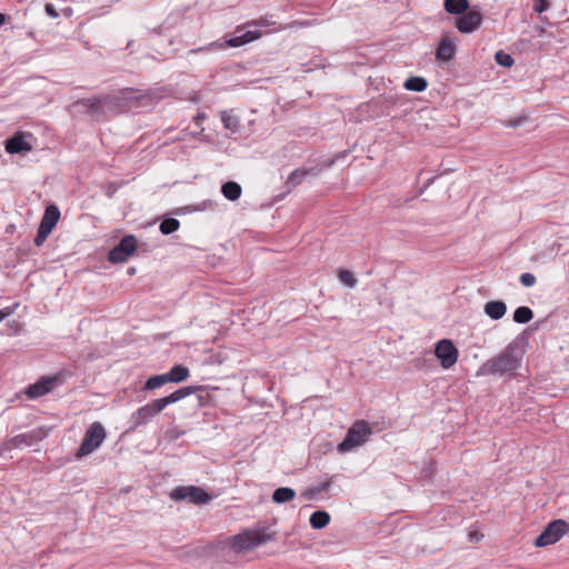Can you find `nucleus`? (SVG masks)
I'll return each instance as SVG.
<instances>
[{"instance_id":"1","label":"nucleus","mask_w":569,"mask_h":569,"mask_svg":"<svg viewBox=\"0 0 569 569\" xmlns=\"http://www.w3.org/2000/svg\"><path fill=\"white\" fill-rule=\"evenodd\" d=\"M119 100L126 101L133 108H149L153 106L154 98L151 91H142L133 88H124L119 91V97L99 96L89 99H79L73 107L91 117L94 121H100L107 117V113L113 111L120 106Z\"/></svg>"},{"instance_id":"2","label":"nucleus","mask_w":569,"mask_h":569,"mask_svg":"<svg viewBox=\"0 0 569 569\" xmlns=\"http://www.w3.org/2000/svg\"><path fill=\"white\" fill-rule=\"evenodd\" d=\"M525 337L519 336L495 357L488 359L478 370L477 375L495 377H513L520 368L523 355Z\"/></svg>"},{"instance_id":"3","label":"nucleus","mask_w":569,"mask_h":569,"mask_svg":"<svg viewBox=\"0 0 569 569\" xmlns=\"http://www.w3.org/2000/svg\"><path fill=\"white\" fill-rule=\"evenodd\" d=\"M372 433L371 427L365 420L356 421L347 431L343 440L338 445L339 453H346L363 445Z\"/></svg>"},{"instance_id":"4","label":"nucleus","mask_w":569,"mask_h":569,"mask_svg":"<svg viewBox=\"0 0 569 569\" xmlns=\"http://www.w3.org/2000/svg\"><path fill=\"white\" fill-rule=\"evenodd\" d=\"M106 437L107 432L102 423H91L83 436L81 445L77 451V457L82 458L91 455L101 446Z\"/></svg>"},{"instance_id":"5","label":"nucleus","mask_w":569,"mask_h":569,"mask_svg":"<svg viewBox=\"0 0 569 569\" xmlns=\"http://www.w3.org/2000/svg\"><path fill=\"white\" fill-rule=\"evenodd\" d=\"M273 539V535L260 530H246L232 538V549L237 552L250 550Z\"/></svg>"},{"instance_id":"6","label":"nucleus","mask_w":569,"mask_h":569,"mask_svg":"<svg viewBox=\"0 0 569 569\" xmlns=\"http://www.w3.org/2000/svg\"><path fill=\"white\" fill-rule=\"evenodd\" d=\"M162 410L163 409L161 406H159L157 399H153L147 405L138 408L134 412L131 413L129 418L130 427L128 431L132 432L140 429L141 427L147 426Z\"/></svg>"},{"instance_id":"7","label":"nucleus","mask_w":569,"mask_h":569,"mask_svg":"<svg viewBox=\"0 0 569 569\" xmlns=\"http://www.w3.org/2000/svg\"><path fill=\"white\" fill-rule=\"evenodd\" d=\"M569 530V525L562 519L552 520L545 530L537 537L536 547H546L559 541Z\"/></svg>"},{"instance_id":"8","label":"nucleus","mask_w":569,"mask_h":569,"mask_svg":"<svg viewBox=\"0 0 569 569\" xmlns=\"http://www.w3.org/2000/svg\"><path fill=\"white\" fill-rule=\"evenodd\" d=\"M174 501L188 500L193 505H203L211 500V496L202 488L196 486H179L170 492Z\"/></svg>"},{"instance_id":"9","label":"nucleus","mask_w":569,"mask_h":569,"mask_svg":"<svg viewBox=\"0 0 569 569\" xmlns=\"http://www.w3.org/2000/svg\"><path fill=\"white\" fill-rule=\"evenodd\" d=\"M49 436V429L46 427H38L28 432L17 435L4 441L7 450L19 448L21 446L31 447L37 442L46 439Z\"/></svg>"},{"instance_id":"10","label":"nucleus","mask_w":569,"mask_h":569,"mask_svg":"<svg viewBox=\"0 0 569 569\" xmlns=\"http://www.w3.org/2000/svg\"><path fill=\"white\" fill-rule=\"evenodd\" d=\"M137 249V239L129 234L123 237L120 242L114 246L108 253V260L111 263L124 262L131 257Z\"/></svg>"},{"instance_id":"11","label":"nucleus","mask_w":569,"mask_h":569,"mask_svg":"<svg viewBox=\"0 0 569 569\" xmlns=\"http://www.w3.org/2000/svg\"><path fill=\"white\" fill-rule=\"evenodd\" d=\"M482 21L483 16L476 7L457 17L455 20V27L460 33H472L480 28Z\"/></svg>"},{"instance_id":"12","label":"nucleus","mask_w":569,"mask_h":569,"mask_svg":"<svg viewBox=\"0 0 569 569\" xmlns=\"http://www.w3.org/2000/svg\"><path fill=\"white\" fill-rule=\"evenodd\" d=\"M435 355L443 369L451 368L458 360L459 351L449 339L439 340L435 348Z\"/></svg>"},{"instance_id":"13","label":"nucleus","mask_w":569,"mask_h":569,"mask_svg":"<svg viewBox=\"0 0 569 569\" xmlns=\"http://www.w3.org/2000/svg\"><path fill=\"white\" fill-rule=\"evenodd\" d=\"M59 381L58 376H46L42 377L39 381H37L33 385H30L27 390L26 395L29 398H39L41 396H44L53 390L57 382Z\"/></svg>"},{"instance_id":"14","label":"nucleus","mask_w":569,"mask_h":569,"mask_svg":"<svg viewBox=\"0 0 569 569\" xmlns=\"http://www.w3.org/2000/svg\"><path fill=\"white\" fill-rule=\"evenodd\" d=\"M196 391H203V387L202 386L182 387V388L176 390L174 392H172L163 398H159L157 400L159 402V406H161V408L164 409L167 406L178 402L179 400L194 393Z\"/></svg>"},{"instance_id":"15","label":"nucleus","mask_w":569,"mask_h":569,"mask_svg":"<svg viewBox=\"0 0 569 569\" xmlns=\"http://www.w3.org/2000/svg\"><path fill=\"white\" fill-rule=\"evenodd\" d=\"M31 149V144L20 133H16L6 141V151L11 154L30 151Z\"/></svg>"},{"instance_id":"16","label":"nucleus","mask_w":569,"mask_h":569,"mask_svg":"<svg viewBox=\"0 0 569 569\" xmlns=\"http://www.w3.org/2000/svg\"><path fill=\"white\" fill-rule=\"evenodd\" d=\"M456 50L455 43L449 38H443L437 48L436 58L439 61H449L455 57Z\"/></svg>"},{"instance_id":"17","label":"nucleus","mask_w":569,"mask_h":569,"mask_svg":"<svg viewBox=\"0 0 569 569\" xmlns=\"http://www.w3.org/2000/svg\"><path fill=\"white\" fill-rule=\"evenodd\" d=\"M483 311L490 319L499 320L506 315L507 305L502 300H491L485 305Z\"/></svg>"},{"instance_id":"18","label":"nucleus","mask_w":569,"mask_h":569,"mask_svg":"<svg viewBox=\"0 0 569 569\" xmlns=\"http://www.w3.org/2000/svg\"><path fill=\"white\" fill-rule=\"evenodd\" d=\"M60 219V210L56 204H50L46 208L41 218L40 226L52 231Z\"/></svg>"},{"instance_id":"19","label":"nucleus","mask_w":569,"mask_h":569,"mask_svg":"<svg viewBox=\"0 0 569 569\" xmlns=\"http://www.w3.org/2000/svg\"><path fill=\"white\" fill-rule=\"evenodd\" d=\"M261 37V32L259 30H248L239 36H234L227 40V44L232 48L244 46L253 40H257Z\"/></svg>"},{"instance_id":"20","label":"nucleus","mask_w":569,"mask_h":569,"mask_svg":"<svg viewBox=\"0 0 569 569\" xmlns=\"http://www.w3.org/2000/svg\"><path fill=\"white\" fill-rule=\"evenodd\" d=\"M445 10L455 16H461L470 9L469 0H445Z\"/></svg>"},{"instance_id":"21","label":"nucleus","mask_w":569,"mask_h":569,"mask_svg":"<svg viewBox=\"0 0 569 569\" xmlns=\"http://www.w3.org/2000/svg\"><path fill=\"white\" fill-rule=\"evenodd\" d=\"M318 173V171L315 169V168H309V169H296L293 170L287 181H286V184L287 186H290V187H296L298 184H300L302 182V180L309 176V174H313L316 176Z\"/></svg>"},{"instance_id":"22","label":"nucleus","mask_w":569,"mask_h":569,"mask_svg":"<svg viewBox=\"0 0 569 569\" xmlns=\"http://www.w3.org/2000/svg\"><path fill=\"white\" fill-rule=\"evenodd\" d=\"M223 197L230 201H236L241 197V186L234 181H227L221 186Z\"/></svg>"},{"instance_id":"23","label":"nucleus","mask_w":569,"mask_h":569,"mask_svg":"<svg viewBox=\"0 0 569 569\" xmlns=\"http://www.w3.org/2000/svg\"><path fill=\"white\" fill-rule=\"evenodd\" d=\"M189 375V369L183 365H176L166 373L168 381L176 383L184 381Z\"/></svg>"},{"instance_id":"24","label":"nucleus","mask_w":569,"mask_h":569,"mask_svg":"<svg viewBox=\"0 0 569 569\" xmlns=\"http://www.w3.org/2000/svg\"><path fill=\"white\" fill-rule=\"evenodd\" d=\"M310 526L313 529H322L330 522V515L325 510H317L311 513L309 519Z\"/></svg>"},{"instance_id":"25","label":"nucleus","mask_w":569,"mask_h":569,"mask_svg":"<svg viewBox=\"0 0 569 569\" xmlns=\"http://www.w3.org/2000/svg\"><path fill=\"white\" fill-rule=\"evenodd\" d=\"M296 497V491L289 487L277 488L272 493V500L276 503H286Z\"/></svg>"},{"instance_id":"26","label":"nucleus","mask_w":569,"mask_h":569,"mask_svg":"<svg viewBox=\"0 0 569 569\" xmlns=\"http://www.w3.org/2000/svg\"><path fill=\"white\" fill-rule=\"evenodd\" d=\"M403 86L409 91L422 92L427 89L428 82L422 77H410L405 81Z\"/></svg>"},{"instance_id":"27","label":"nucleus","mask_w":569,"mask_h":569,"mask_svg":"<svg viewBox=\"0 0 569 569\" xmlns=\"http://www.w3.org/2000/svg\"><path fill=\"white\" fill-rule=\"evenodd\" d=\"M220 117L226 129L230 130L232 133L239 131L240 120L237 116L230 114L227 111H221Z\"/></svg>"},{"instance_id":"28","label":"nucleus","mask_w":569,"mask_h":569,"mask_svg":"<svg viewBox=\"0 0 569 569\" xmlns=\"http://www.w3.org/2000/svg\"><path fill=\"white\" fill-rule=\"evenodd\" d=\"M168 381L166 373L162 375H154L150 377L144 386L142 387L143 391H152L156 390L162 386H164Z\"/></svg>"},{"instance_id":"29","label":"nucleus","mask_w":569,"mask_h":569,"mask_svg":"<svg viewBox=\"0 0 569 569\" xmlns=\"http://www.w3.org/2000/svg\"><path fill=\"white\" fill-rule=\"evenodd\" d=\"M533 318V311L526 306L518 307L513 312V321L517 323H528Z\"/></svg>"},{"instance_id":"30","label":"nucleus","mask_w":569,"mask_h":569,"mask_svg":"<svg viewBox=\"0 0 569 569\" xmlns=\"http://www.w3.org/2000/svg\"><path fill=\"white\" fill-rule=\"evenodd\" d=\"M180 227V222L178 219L176 218H166L164 220L161 221L160 223V231L161 233L163 234H171L173 233L174 231H177Z\"/></svg>"},{"instance_id":"31","label":"nucleus","mask_w":569,"mask_h":569,"mask_svg":"<svg viewBox=\"0 0 569 569\" xmlns=\"http://www.w3.org/2000/svg\"><path fill=\"white\" fill-rule=\"evenodd\" d=\"M495 60L499 66H502L506 68H510L515 63L513 58L509 53L505 52L503 50H499L496 52Z\"/></svg>"},{"instance_id":"32","label":"nucleus","mask_w":569,"mask_h":569,"mask_svg":"<svg viewBox=\"0 0 569 569\" xmlns=\"http://www.w3.org/2000/svg\"><path fill=\"white\" fill-rule=\"evenodd\" d=\"M338 277L340 281L349 288H355L357 284L355 274L349 270H340Z\"/></svg>"},{"instance_id":"33","label":"nucleus","mask_w":569,"mask_h":569,"mask_svg":"<svg viewBox=\"0 0 569 569\" xmlns=\"http://www.w3.org/2000/svg\"><path fill=\"white\" fill-rule=\"evenodd\" d=\"M248 24L257 27H276L277 22L273 20V16H263Z\"/></svg>"},{"instance_id":"34","label":"nucleus","mask_w":569,"mask_h":569,"mask_svg":"<svg viewBox=\"0 0 569 569\" xmlns=\"http://www.w3.org/2000/svg\"><path fill=\"white\" fill-rule=\"evenodd\" d=\"M50 233H51L50 230H48L47 228L39 224L37 234L34 237V244L37 247H41Z\"/></svg>"},{"instance_id":"35","label":"nucleus","mask_w":569,"mask_h":569,"mask_svg":"<svg viewBox=\"0 0 569 569\" xmlns=\"http://www.w3.org/2000/svg\"><path fill=\"white\" fill-rule=\"evenodd\" d=\"M183 433H184L183 430H180L179 428L173 427L166 431V439L168 441H177Z\"/></svg>"},{"instance_id":"36","label":"nucleus","mask_w":569,"mask_h":569,"mask_svg":"<svg viewBox=\"0 0 569 569\" xmlns=\"http://www.w3.org/2000/svg\"><path fill=\"white\" fill-rule=\"evenodd\" d=\"M520 282L525 287H532L536 283V277L530 272H525L520 276Z\"/></svg>"},{"instance_id":"37","label":"nucleus","mask_w":569,"mask_h":569,"mask_svg":"<svg viewBox=\"0 0 569 569\" xmlns=\"http://www.w3.org/2000/svg\"><path fill=\"white\" fill-rule=\"evenodd\" d=\"M550 7V3L548 0H535L533 3V10L538 13H542Z\"/></svg>"},{"instance_id":"38","label":"nucleus","mask_w":569,"mask_h":569,"mask_svg":"<svg viewBox=\"0 0 569 569\" xmlns=\"http://www.w3.org/2000/svg\"><path fill=\"white\" fill-rule=\"evenodd\" d=\"M331 482H332V478H328L326 481L319 483L318 486H315L318 495L328 491L331 486Z\"/></svg>"},{"instance_id":"39","label":"nucleus","mask_w":569,"mask_h":569,"mask_svg":"<svg viewBox=\"0 0 569 569\" xmlns=\"http://www.w3.org/2000/svg\"><path fill=\"white\" fill-rule=\"evenodd\" d=\"M44 10H46L47 14L49 17H51V18H58L59 17L58 11L56 10V8H54V6L52 3H46Z\"/></svg>"},{"instance_id":"40","label":"nucleus","mask_w":569,"mask_h":569,"mask_svg":"<svg viewBox=\"0 0 569 569\" xmlns=\"http://www.w3.org/2000/svg\"><path fill=\"white\" fill-rule=\"evenodd\" d=\"M316 495H318V492L316 491L315 487L309 488L301 493V496H302V498H305V500H312Z\"/></svg>"},{"instance_id":"41","label":"nucleus","mask_w":569,"mask_h":569,"mask_svg":"<svg viewBox=\"0 0 569 569\" xmlns=\"http://www.w3.org/2000/svg\"><path fill=\"white\" fill-rule=\"evenodd\" d=\"M14 312V307H6L0 310V322Z\"/></svg>"},{"instance_id":"42","label":"nucleus","mask_w":569,"mask_h":569,"mask_svg":"<svg viewBox=\"0 0 569 569\" xmlns=\"http://www.w3.org/2000/svg\"><path fill=\"white\" fill-rule=\"evenodd\" d=\"M14 312V307H6L0 310V322Z\"/></svg>"},{"instance_id":"43","label":"nucleus","mask_w":569,"mask_h":569,"mask_svg":"<svg viewBox=\"0 0 569 569\" xmlns=\"http://www.w3.org/2000/svg\"><path fill=\"white\" fill-rule=\"evenodd\" d=\"M523 121L522 118H517V119H510L506 122V127H509V128H517L521 124V122Z\"/></svg>"},{"instance_id":"44","label":"nucleus","mask_w":569,"mask_h":569,"mask_svg":"<svg viewBox=\"0 0 569 569\" xmlns=\"http://www.w3.org/2000/svg\"><path fill=\"white\" fill-rule=\"evenodd\" d=\"M197 401H198V407L201 408V407H203L206 405V397L202 396V395H199L197 397Z\"/></svg>"},{"instance_id":"45","label":"nucleus","mask_w":569,"mask_h":569,"mask_svg":"<svg viewBox=\"0 0 569 569\" xmlns=\"http://www.w3.org/2000/svg\"><path fill=\"white\" fill-rule=\"evenodd\" d=\"M469 537H470V541H478L479 540V533L478 532H470Z\"/></svg>"},{"instance_id":"46","label":"nucleus","mask_w":569,"mask_h":569,"mask_svg":"<svg viewBox=\"0 0 569 569\" xmlns=\"http://www.w3.org/2000/svg\"><path fill=\"white\" fill-rule=\"evenodd\" d=\"M7 18V14L0 12V27L6 23Z\"/></svg>"},{"instance_id":"47","label":"nucleus","mask_w":569,"mask_h":569,"mask_svg":"<svg viewBox=\"0 0 569 569\" xmlns=\"http://www.w3.org/2000/svg\"><path fill=\"white\" fill-rule=\"evenodd\" d=\"M206 119V114L204 113H201V114H198L194 120L197 121V123H200V121L204 120Z\"/></svg>"},{"instance_id":"48","label":"nucleus","mask_w":569,"mask_h":569,"mask_svg":"<svg viewBox=\"0 0 569 569\" xmlns=\"http://www.w3.org/2000/svg\"><path fill=\"white\" fill-rule=\"evenodd\" d=\"M4 450H7V449H6V446L3 445V447H2V448H0V456H2V455H3V451H4Z\"/></svg>"},{"instance_id":"49","label":"nucleus","mask_w":569,"mask_h":569,"mask_svg":"<svg viewBox=\"0 0 569 569\" xmlns=\"http://www.w3.org/2000/svg\"><path fill=\"white\" fill-rule=\"evenodd\" d=\"M433 179H435V178L429 179L425 187L427 188V187H428V186L433 181Z\"/></svg>"}]
</instances>
